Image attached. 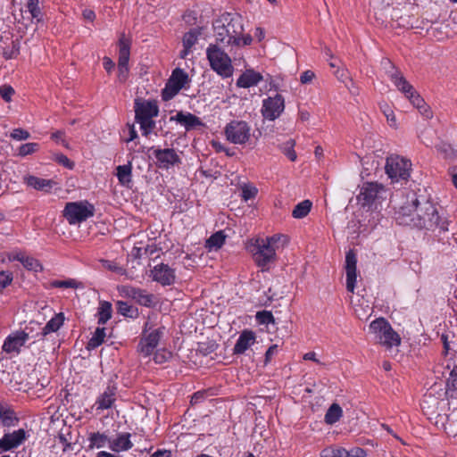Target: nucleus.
<instances>
[{"instance_id":"nucleus-42","label":"nucleus","mask_w":457,"mask_h":457,"mask_svg":"<svg viewBox=\"0 0 457 457\" xmlns=\"http://www.w3.org/2000/svg\"><path fill=\"white\" fill-rule=\"evenodd\" d=\"M266 244L269 242V245L272 246L276 252L278 248L284 247L288 243L287 236L282 234H276L271 237L262 238Z\"/></svg>"},{"instance_id":"nucleus-28","label":"nucleus","mask_w":457,"mask_h":457,"mask_svg":"<svg viewBox=\"0 0 457 457\" xmlns=\"http://www.w3.org/2000/svg\"><path fill=\"white\" fill-rule=\"evenodd\" d=\"M133 445L130 441L129 433H122L118 435L114 439L111 438L110 449L114 452L128 451L132 448Z\"/></svg>"},{"instance_id":"nucleus-27","label":"nucleus","mask_w":457,"mask_h":457,"mask_svg":"<svg viewBox=\"0 0 457 457\" xmlns=\"http://www.w3.org/2000/svg\"><path fill=\"white\" fill-rule=\"evenodd\" d=\"M24 181L29 187L46 193L50 192L53 187L56 185L53 179H46L36 176L26 177Z\"/></svg>"},{"instance_id":"nucleus-26","label":"nucleus","mask_w":457,"mask_h":457,"mask_svg":"<svg viewBox=\"0 0 457 457\" xmlns=\"http://www.w3.org/2000/svg\"><path fill=\"white\" fill-rule=\"evenodd\" d=\"M255 341L254 333L251 330H244L234 346L235 354L244 353Z\"/></svg>"},{"instance_id":"nucleus-37","label":"nucleus","mask_w":457,"mask_h":457,"mask_svg":"<svg viewBox=\"0 0 457 457\" xmlns=\"http://www.w3.org/2000/svg\"><path fill=\"white\" fill-rule=\"evenodd\" d=\"M226 236L224 235L223 231H218L214 234H212L205 243V247L208 248L210 251L214 249H220L225 242Z\"/></svg>"},{"instance_id":"nucleus-5","label":"nucleus","mask_w":457,"mask_h":457,"mask_svg":"<svg viewBox=\"0 0 457 457\" xmlns=\"http://www.w3.org/2000/svg\"><path fill=\"white\" fill-rule=\"evenodd\" d=\"M252 253L254 263L262 271H268L277 261V253L272 248L261 238L258 237L250 242L247 247Z\"/></svg>"},{"instance_id":"nucleus-45","label":"nucleus","mask_w":457,"mask_h":457,"mask_svg":"<svg viewBox=\"0 0 457 457\" xmlns=\"http://www.w3.org/2000/svg\"><path fill=\"white\" fill-rule=\"evenodd\" d=\"M295 140L293 139H289L287 140V142L283 143L279 148L280 150L282 151V153L287 156V158L292 161V162H295L296 160V153L295 152L294 150V147H295Z\"/></svg>"},{"instance_id":"nucleus-31","label":"nucleus","mask_w":457,"mask_h":457,"mask_svg":"<svg viewBox=\"0 0 457 457\" xmlns=\"http://www.w3.org/2000/svg\"><path fill=\"white\" fill-rule=\"evenodd\" d=\"M88 448H103L106 445L110 447L111 437L104 433L93 432L88 436Z\"/></svg>"},{"instance_id":"nucleus-49","label":"nucleus","mask_w":457,"mask_h":457,"mask_svg":"<svg viewBox=\"0 0 457 457\" xmlns=\"http://www.w3.org/2000/svg\"><path fill=\"white\" fill-rule=\"evenodd\" d=\"M79 285V284L73 278L53 280L50 282V287L55 288H78Z\"/></svg>"},{"instance_id":"nucleus-17","label":"nucleus","mask_w":457,"mask_h":457,"mask_svg":"<svg viewBox=\"0 0 457 457\" xmlns=\"http://www.w3.org/2000/svg\"><path fill=\"white\" fill-rule=\"evenodd\" d=\"M152 279L163 287L171 286L176 281L175 270L165 263H159L150 270Z\"/></svg>"},{"instance_id":"nucleus-47","label":"nucleus","mask_w":457,"mask_h":457,"mask_svg":"<svg viewBox=\"0 0 457 457\" xmlns=\"http://www.w3.org/2000/svg\"><path fill=\"white\" fill-rule=\"evenodd\" d=\"M22 265L28 270H33L35 272H39L43 270V266L41 263L31 256H26L24 260H22Z\"/></svg>"},{"instance_id":"nucleus-29","label":"nucleus","mask_w":457,"mask_h":457,"mask_svg":"<svg viewBox=\"0 0 457 457\" xmlns=\"http://www.w3.org/2000/svg\"><path fill=\"white\" fill-rule=\"evenodd\" d=\"M408 99L425 118L429 119L432 117V112L416 90L414 91V94L408 95Z\"/></svg>"},{"instance_id":"nucleus-38","label":"nucleus","mask_w":457,"mask_h":457,"mask_svg":"<svg viewBox=\"0 0 457 457\" xmlns=\"http://www.w3.org/2000/svg\"><path fill=\"white\" fill-rule=\"evenodd\" d=\"M0 420L4 427L14 426L18 419L12 410L0 405Z\"/></svg>"},{"instance_id":"nucleus-54","label":"nucleus","mask_w":457,"mask_h":457,"mask_svg":"<svg viewBox=\"0 0 457 457\" xmlns=\"http://www.w3.org/2000/svg\"><path fill=\"white\" fill-rule=\"evenodd\" d=\"M15 91L13 87L10 85H3L0 87V96L6 103L12 101V97L14 95Z\"/></svg>"},{"instance_id":"nucleus-4","label":"nucleus","mask_w":457,"mask_h":457,"mask_svg":"<svg viewBox=\"0 0 457 457\" xmlns=\"http://www.w3.org/2000/svg\"><path fill=\"white\" fill-rule=\"evenodd\" d=\"M217 44H210L206 48V57L210 67L220 77L229 78L233 75L234 67L229 55Z\"/></svg>"},{"instance_id":"nucleus-12","label":"nucleus","mask_w":457,"mask_h":457,"mask_svg":"<svg viewBox=\"0 0 457 457\" xmlns=\"http://www.w3.org/2000/svg\"><path fill=\"white\" fill-rule=\"evenodd\" d=\"M285 110V99L280 94L269 96L262 101V114L264 119L275 120Z\"/></svg>"},{"instance_id":"nucleus-55","label":"nucleus","mask_w":457,"mask_h":457,"mask_svg":"<svg viewBox=\"0 0 457 457\" xmlns=\"http://www.w3.org/2000/svg\"><path fill=\"white\" fill-rule=\"evenodd\" d=\"M38 149V144L37 143H26L21 145L19 149V154L21 156H26L35 153Z\"/></svg>"},{"instance_id":"nucleus-59","label":"nucleus","mask_w":457,"mask_h":457,"mask_svg":"<svg viewBox=\"0 0 457 457\" xmlns=\"http://www.w3.org/2000/svg\"><path fill=\"white\" fill-rule=\"evenodd\" d=\"M58 440H59V443L61 444V445L62 447V450L64 452L72 451L73 450L72 444L68 442L67 438L65 437V436L63 434H60L58 436Z\"/></svg>"},{"instance_id":"nucleus-15","label":"nucleus","mask_w":457,"mask_h":457,"mask_svg":"<svg viewBox=\"0 0 457 457\" xmlns=\"http://www.w3.org/2000/svg\"><path fill=\"white\" fill-rule=\"evenodd\" d=\"M383 191V185L377 182H365L361 187L357 199L363 207H370Z\"/></svg>"},{"instance_id":"nucleus-25","label":"nucleus","mask_w":457,"mask_h":457,"mask_svg":"<svg viewBox=\"0 0 457 457\" xmlns=\"http://www.w3.org/2000/svg\"><path fill=\"white\" fill-rule=\"evenodd\" d=\"M262 79V75L260 72L249 69L243 72L237 79V86L238 87L248 88L258 85Z\"/></svg>"},{"instance_id":"nucleus-39","label":"nucleus","mask_w":457,"mask_h":457,"mask_svg":"<svg viewBox=\"0 0 457 457\" xmlns=\"http://www.w3.org/2000/svg\"><path fill=\"white\" fill-rule=\"evenodd\" d=\"M312 206V203L310 200H303L295 206L292 212V216L295 219H303L308 215Z\"/></svg>"},{"instance_id":"nucleus-6","label":"nucleus","mask_w":457,"mask_h":457,"mask_svg":"<svg viewBox=\"0 0 457 457\" xmlns=\"http://www.w3.org/2000/svg\"><path fill=\"white\" fill-rule=\"evenodd\" d=\"M165 327L160 326L154 328V325L150 321L145 323L142 337L137 345V350L144 356L151 355L155 348L158 346L160 340L163 337Z\"/></svg>"},{"instance_id":"nucleus-14","label":"nucleus","mask_w":457,"mask_h":457,"mask_svg":"<svg viewBox=\"0 0 457 457\" xmlns=\"http://www.w3.org/2000/svg\"><path fill=\"white\" fill-rule=\"evenodd\" d=\"M118 289L122 296L131 298L142 306L153 307L155 304L154 295L145 289L132 286H121Z\"/></svg>"},{"instance_id":"nucleus-56","label":"nucleus","mask_w":457,"mask_h":457,"mask_svg":"<svg viewBox=\"0 0 457 457\" xmlns=\"http://www.w3.org/2000/svg\"><path fill=\"white\" fill-rule=\"evenodd\" d=\"M13 279L12 273L10 271H0V292L9 286Z\"/></svg>"},{"instance_id":"nucleus-32","label":"nucleus","mask_w":457,"mask_h":457,"mask_svg":"<svg viewBox=\"0 0 457 457\" xmlns=\"http://www.w3.org/2000/svg\"><path fill=\"white\" fill-rule=\"evenodd\" d=\"M116 176L120 185L129 187L132 182V164L129 162L127 164L119 165L116 168Z\"/></svg>"},{"instance_id":"nucleus-3","label":"nucleus","mask_w":457,"mask_h":457,"mask_svg":"<svg viewBox=\"0 0 457 457\" xmlns=\"http://www.w3.org/2000/svg\"><path fill=\"white\" fill-rule=\"evenodd\" d=\"M159 107L154 101H135V120L140 125L142 135L148 137L155 128V121L153 120L157 117Z\"/></svg>"},{"instance_id":"nucleus-13","label":"nucleus","mask_w":457,"mask_h":457,"mask_svg":"<svg viewBox=\"0 0 457 457\" xmlns=\"http://www.w3.org/2000/svg\"><path fill=\"white\" fill-rule=\"evenodd\" d=\"M47 383V380H41L39 378L38 373L35 370H31L29 373L21 372L16 378V384L19 385L17 389L23 392H29L33 389L40 391L46 387Z\"/></svg>"},{"instance_id":"nucleus-30","label":"nucleus","mask_w":457,"mask_h":457,"mask_svg":"<svg viewBox=\"0 0 457 457\" xmlns=\"http://www.w3.org/2000/svg\"><path fill=\"white\" fill-rule=\"evenodd\" d=\"M408 99L425 118L429 119L432 117V112L416 90L414 91V94L408 95Z\"/></svg>"},{"instance_id":"nucleus-10","label":"nucleus","mask_w":457,"mask_h":457,"mask_svg":"<svg viewBox=\"0 0 457 457\" xmlns=\"http://www.w3.org/2000/svg\"><path fill=\"white\" fill-rule=\"evenodd\" d=\"M228 141L235 145L245 144L251 137V127L245 120H233L224 129Z\"/></svg>"},{"instance_id":"nucleus-7","label":"nucleus","mask_w":457,"mask_h":457,"mask_svg":"<svg viewBox=\"0 0 457 457\" xmlns=\"http://www.w3.org/2000/svg\"><path fill=\"white\" fill-rule=\"evenodd\" d=\"M94 214L95 207L87 201L69 202L62 211V216L71 225L81 223Z\"/></svg>"},{"instance_id":"nucleus-33","label":"nucleus","mask_w":457,"mask_h":457,"mask_svg":"<svg viewBox=\"0 0 457 457\" xmlns=\"http://www.w3.org/2000/svg\"><path fill=\"white\" fill-rule=\"evenodd\" d=\"M112 315V306L108 301H100L97 308V323L99 325H104Z\"/></svg>"},{"instance_id":"nucleus-62","label":"nucleus","mask_w":457,"mask_h":457,"mask_svg":"<svg viewBox=\"0 0 457 457\" xmlns=\"http://www.w3.org/2000/svg\"><path fill=\"white\" fill-rule=\"evenodd\" d=\"M129 66H118V79L120 82H125L129 76Z\"/></svg>"},{"instance_id":"nucleus-41","label":"nucleus","mask_w":457,"mask_h":457,"mask_svg":"<svg viewBox=\"0 0 457 457\" xmlns=\"http://www.w3.org/2000/svg\"><path fill=\"white\" fill-rule=\"evenodd\" d=\"M117 311L120 315L125 317L132 319H136L138 317L137 308L129 304L127 302L118 301Z\"/></svg>"},{"instance_id":"nucleus-46","label":"nucleus","mask_w":457,"mask_h":457,"mask_svg":"<svg viewBox=\"0 0 457 457\" xmlns=\"http://www.w3.org/2000/svg\"><path fill=\"white\" fill-rule=\"evenodd\" d=\"M321 457H347V450L343 447H328L321 451Z\"/></svg>"},{"instance_id":"nucleus-22","label":"nucleus","mask_w":457,"mask_h":457,"mask_svg":"<svg viewBox=\"0 0 457 457\" xmlns=\"http://www.w3.org/2000/svg\"><path fill=\"white\" fill-rule=\"evenodd\" d=\"M116 394L117 386L114 384H109L96 399V410H106L112 408L116 401Z\"/></svg>"},{"instance_id":"nucleus-61","label":"nucleus","mask_w":457,"mask_h":457,"mask_svg":"<svg viewBox=\"0 0 457 457\" xmlns=\"http://www.w3.org/2000/svg\"><path fill=\"white\" fill-rule=\"evenodd\" d=\"M65 133L62 130H57L52 134L51 137L57 143H61L63 146L68 147V144L64 139Z\"/></svg>"},{"instance_id":"nucleus-24","label":"nucleus","mask_w":457,"mask_h":457,"mask_svg":"<svg viewBox=\"0 0 457 457\" xmlns=\"http://www.w3.org/2000/svg\"><path fill=\"white\" fill-rule=\"evenodd\" d=\"M119 45V59L118 66H129L130 56L131 39L125 33H121L118 41Z\"/></svg>"},{"instance_id":"nucleus-1","label":"nucleus","mask_w":457,"mask_h":457,"mask_svg":"<svg viewBox=\"0 0 457 457\" xmlns=\"http://www.w3.org/2000/svg\"><path fill=\"white\" fill-rule=\"evenodd\" d=\"M215 43L223 47L249 46L253 38L244 34L242 16L236 12H224L212 22Z\"/></svg>"},{"instance_id":"nucleus-18","label":"nucleus","mask_w":457,"mask_h":457,"mask_svg":"<svg viewBox=\"0 0 457 457\" xmlns=\"http://www.w3.org/2000/svg\"><path fill=\"white\" fill-rule=\"evenodd\" d=\"M385 63L390 68L386 71L387 76L398 90L404 94L406 98H408V95L414 94V87L406 80L402 72L389 60H386Z\"/></svg>"},{"instance_id":"nucleus-48","label":"nucleus","mask_w":457,"mask_h":457,"mask_svg":"<svg viewBox=\"0 0 457 457\" xmlns=\"http://www.w3.org/2000/svg\"><path fill=\"white\" fill-rule=\"evenodd\" d=\"M27 8L33 19L37 20V21H40L42 20L39 0H29Z\"/></svg>"},{"instance_id":"nucleus-53","label":"nucleus","mask_w":457,"mask_h":457,"mask_svg":"<svg viewBox=\"0 0 457 457\" xmlns=\"http://www.w3.org/2000/svg\"><path fill=\"white\" fill-rule=\"evenodd\" d=\"M20 53L19 44L12 42L11 47H5L3 52V56L6 59H12L17 57Z\"/></svg>"},{"instance_id":"nucleus-43","label":"nucleus","mask_w":457,"mask_h":457,"mask_svg":"<svg viewBox=\"0 0 457 457\" xmlns=\"http://www.w3.org/2000/svg\"><path fill=\"white\" fill-rule=\"evenodd\" d=\"M105 337V328H96L92 337L89 339L87 348L88 350L95 349L101 345Z\"/></svg>"},{"instance_id":"nucleus-63","label":"nucleus","mask_w":457,"mask_h":457,"mask_svg":"<svg viewBox=\"0 0 457 457\" xmlns=\"http://www.w3.org/2000/svg\"><path fill=\"white\" fill-rule=\"evenodd\" d=\"M314 77H315L314 72L308 70L301 74L300 81L302 84H307V83H310L313 79Z\"/></svg>"},{"instance_id":"nucleus-2","label":"nucleus","mask_w":457,"mask_h":457,"mask_svg":"<svg viewBox=\"0 0 457 457\" xmlns=\"http://www.w3.org/2000/svg\"><path fill=\"white\" fill-rule=\"evenodd\" d=\"M410 198L413 206H415L416 216L415 219H410L407 216L401 218L403 226L428 230L438 228L443 232L448 230V220L446 219L443 220L439 216L437 209L426 194L412 193Z\"/></svg>"},{"instance_id":"nucleus-57","label":"nucleus","mask_w":457,"mask_h":457,"mask_svg":"<svg viewBox=\"0 0 457 457\" xmlns=\"http://www.w3.org/2000/svg\"><path fill=\"white\" fill-rule=\"evenodd\" d=\"M257 193H258V190L255 187L245 185L242 187V195H241L245 201H248L250 199L254 198L255 195H257Z\"/></svg>"},{"instance_id":"nucleus-20","label":"nucleus","mask_w":457,"mask_h":457,"mask_svg":"<svg viewBox=\"0 0 457 457\" xmlns=\"http://www.w3.org/2000/svg\"><path fill=\"white\" fill-rule=\"evenodd\" d=\"M29 339V334L25 331H16L9 335L2 346L4 352L7 353H19L20 349Z\"/></svg>"},{"instance_id":"nucleus-60","label":"nucleus","mask_w":457,"mask_h":457,"mask_svg":"<svg viewBox=\"0 0 457 457\" xmlns=\"http://www.w3.org/2000/svg\"><path fill=\"white\" fill-rule=\"evenodd\" d=\"M366 451L361 447H354L347 451V457H365Z\"/></svg>"},{"instance_id":"nucleus-36","label":"nucleus","mask_w":457,"mask_h":457,"mask_svg":"<svg viewBox=\"0 0 457 457\" xmlns=\"http://www.w3.org/2000/svg\"><path fill=\"white\" fill-rule=\"evenodd\" d=\"M343 410L338 403H332L328 409L324 420L328 425H333L337 422L342 417Z\"/></svg>"},{"instance_id":"nucleus-52","label":"nucleus","mask_w":457,"mask_h":457,"mask_svg":"<svg viewBox=\"0 0 457 457\" xmlns=\"http://www.w3.org/2000/svg\"><path fill=\"white\" fill-rule=\"evenodd\" d=\"M99 262L101 263L102 267L107 270L117 272L120 274L123 273V269L120 266H119L118 263L114 261L100 259Z\"/></svg>"},{"instance_id":"nucleus-11","label":"nucleus","mask_w":457,"mask_h":457,"mask_svg":"<svg viewBox=\"0 0 457 457\" xmlns=\"http://www.w3.org/2000/svg\"><path fill=\"white\" fill-rule=\"evenodd\" d=\"M189 82L188 74L180 68H176L162 89V97L164 101L172 99Z\"/></svg>"},{"instance_id":"nucleus-50","label":"nucleus","mask_w":457,"mask_h":457,"mask_svg":"<svg viewBox=\"0 0 457 457\" xmlns=\"http://www.w3.org/2000/svg\"><path fill=\"white\" fill-rule=\"evenodd\" d=\"M380 110L384 113V115L386 118V120L390 127L396 129V119L394 111L391 109V107L387 104H380Z\"/></svg>"},{"instance_id":"nucleus-34","label":"nucleus","mask_w":457,"mask_h":457,"mask_svg":"<svg viewBox=\"0 0 457 457\" xmlns=\"http://www.w3.org/2000/svg\"><path fill=\"white\" fill-rule=\"evenodd\" d=\"M404 216H407L410 219H415L416 216L415 206H413L410 196L408 197L407 202L402 205L397 212H395V220L399 225L403 226L401 218H404Z\"/></svg>"},{"instance_id":"nucleus-35","label":"nucleus","mask_w":457,"mask_h":457,"mask_svg":"<svg viewBox=\"0 0 457 457\" xmlns=\"http://www.w3.org/2000/svg\"><path fill=\"white\" fill-rule=\"evenodd\" d=\"M63 321V313L55 314L42 328V336L45 337L50 333L56 332L62 326Z\"/></svg>"},{"instance_id":"nucleus-51","label":"nucleus","mask_w":457,"mask_h":457,"mask_svg":"<svg viewBox=\"0 0 457 457\" xmlns=\"http://www.w3.org/2000/svg\"><path fill=\"white\" fill-rule=\"evenodd\" d=\"M256 320L260 324H263V325L275 323V319L273 317V314L271 313V312H269V311L258 312L256 313Z\"/></svg>"},{"instance_id":"nucleus-9","label":"nucleus","mask_w":457,"mask_h":457,"mask_svg":"<svg viewBox=\"0 0 457 457\" xmlns=\"http://www.w3.org/2000/svg\"><path fill=\"white\" fill-rule=\"evenodd\" d=\"M370 329L377 335L376 337L379 343L388 348L401 343L399 335L394 331L391 325L384 318L373 320L370 325Z\"/></svg>"},{"instance_id":"nucleus-44","label":"nucleus","mask_w":457,"mask_h":457,"mask_svg":"<svg viewBox=\"0 0 457 457\" xmlns=\"http://www.w3.org/2000/svg\"><path fill=\"white\" fill-rule=\"evenodd\" d=\"M446 394L452 397L457 394V365H454L449 373L446 381Z\"/></svg>"},{"instance_id":"nucleus-40","label":"nucleus","mask_w":457,"mask_h":457,"mask_svg":"<svg viewBox=\"0 0 457 457\" xmlns=\"http://www.w3.org/2000/svg\"><path fill=\"white\" fill-rule=\"evenodd\" d=\"M201 28H194L187 33H185L183 37V47L192 48V46H194L196 44L198 37L201 36Z\"/></svg>"},{"instance_id":"nucleus-19","label":"nucleus","mask_w":457,"mask_h":457,"mask_svg":"<svg viewBox=\"0 0 457 457\" xmlns=\"http://www.w3.org/2000/svg\"><path fill=\"white\" fill-rule=\"evenodd\" d=\"M346 289L353 293L357 279V255L350 249L345 254Z\"/></svg>"},{"instance_id":"nucleus-8","label":"nucleus","mask_w":457,"mask_h":457,"mask_svg":"<svg viewBox=\"0 0 457 457\" xmlns=\"http://www.w3.org/2000/svg\"><path fill=\"white\" fill-rule=\"evenodd\" d=\"M411 163L409 160L398 155H391L386 158V173L392 183L407 181L410 177Z\"/></svg>"},{"instance_id":"nucleus-64","label":"nucleus","mask_w":457,"mask_h":457,"mask_svg":"<svg viewBox=\"0 0 457 457\" xmlns=\"http://www.w3.org/2000/svg\"><path fill=\"white\" fill-rule=\"evenodd\" d=\"M56 160L59 163L66 168L72 169L73 162L64 154H59L56 156Z\"/></svg>"},{"instance_id":"nucleus-23","label":"nucleus","mask_w":457,"mask_h":457,"mask_svg":"<svg viewBox=\"0 0 457 457\" xmlns=\"http://www.w3.org/2000/svg\"><path fill=\"white\" fill-rule=\"evenodd\" d=\"M170 120L183 125L187 131L204 126L200 118L190 112H179L175 116H171Z\"/></svg>"},{"instance_id":"nucleus-21","label":"nucleus","mask_w":457,"mask_h":457,"mask_svg":"<svg viewBox=\"0 0 457 457\" xmlns=\"http://www.w3.org/2000/svg\"><path fill=\"white\" fill-rule=\"evenodd\" d=\"M26 438V432L21 428L12 433H6L0 439V450L4 452L10 451L18 447Z\"/></svg>"},{"instance_id":"nucleus-16","label":"nucleus","mask_w":457,"mask_h":457,"mask_svg":"<svg viewBox=\"0 0 457 457\" xmlns=\"http://www.w3.org/2000/svg\"><path fill=\"white\" fill-rule=\"evenodd\" d=\"M150 150H153L154 156L156 159V165L160 169L168 170L181 162L179 154L173 148L154 149L152 147Z\"/></svg>"},{"instance_id":"nucleus-58","label":"nucleus","mask_w":457,"mask_h":457,"mask_svg":"<svg viewBox=\"0 0 457 457\" xmlns=\"http://www.w3.org/2000/svg\"><path fill=\"white\" fill-rule=\"evenodd\" d=\"M29 133L22 129H15L11 133V137L15 140H25L29 137Z\"/></svg>"}]
</instances>
